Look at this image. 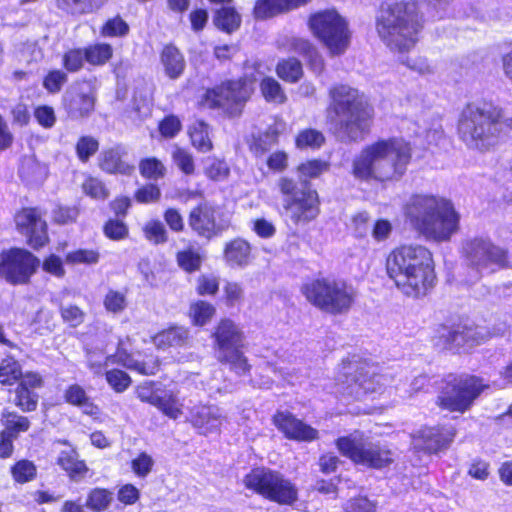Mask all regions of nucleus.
I'll return each mask as SVG.
<instances>
[{"label":"nucleus","instance_id":"nucleus-51","mask_svg":"<svg viewBox=\"0 0 512 512\" xmlns=\"http://www.w3.org/2000/svg\"><path fill=\"white\" fill-rule=\"evenodd\" d=\"M402 63L422 76L432 75L436 72V65L423 56L406 57Z\"/></svg>","mask_w":512,"mask_h":512},{"label":"nucleus","instance_id":"nucleus-12","mask_svg":"<svg viewBox=\"0 0 512 512\" xmlns=\"http://www.w3.org/2000/svg\"><path fill=\"white\" fill-rule=\"evenodd\" d=\"M461 254L466 265L476 272L477 278L508 266L507 251L487 237L475 236L463 240Z\"/></svg>","mask_w":512,"mask_h":512},{"label":"nucleus","instance_id":"nucleus-63","mask_svg":"<svg viewBox=\"0 0 512 512\" xmlns=\"http://www.w3.org/2000/svg\"><path fill=\"white\" fill-rule=\"evenodd\" d=\"M453 328L440 326L433 337L434 345L441 350H453Z\"/></svg>","mask_w":512,"mask_h":512},{"label":"nucleus","instance_id":"nucleus-28","mask_svg":"<svg viewBox=\"0 0 512 512\" xmlns=\"http://www.w3.org/2000/svg\"><path fill=\"white\" fill-rule=\"evenodd\" d=\"M189 331L184 327H171L158 333L154 343L158 348L182 347L188 343Z\"/></svg>","mask_w":512,"mask_h":512},{"label":"nucleus","instance_id":"nucleus-11","mask_svg":"<svg viewBox=\"0 0 512 512\" xmlns=\"http://www.w3.org/2000/svg\"><path fill=\"white\" fill-rule=\"evenodd\" d=\"M437 405L451 412L468 411L480 394L488 387L482 379L470 375L446 376L442 381Z\"/></svg>","mask_w":512,"mask_h":512},{"label":"nucleus","instance_id":"nucleus-61","mask_svg":"<svg viewBox=\"0 0 512 512\" xmlns=\"http://www.w3.org/2000/svg\"><path fill=\"white\" fill-rule=\"evenodd\" d=\"M60 312L64 322L72 327H77L84 321V312L75 305H62Z\"/></svg>","mask_w":512,"mask_h":512},{"label":"nucleus","instance_id":"nucleus-41","mask_svg":"<svg viewBox=\"0 0 512 512\" xmlns=\"http://www.w3.org/2000/svg\"><path fill=\"white\" fill-rule=\"evenodd\" d=\"M23 376L20 364L13 358L3 359L0 363V383L12 385Z\"/></svg>","mask_w":512,"mask_h":512},{"label":"nucleus","instance_id":"nucleus-17","mask_svg":"<svg viewBox=\"0 0 512 512\" xmlns=\"http://www.w3.org/2000/svg\"><path fill=\"white\" fill-rule=\"evenodd\" d=\"M19 231L28 238L31 247L37 249L48 240L46 222L36 208H25L15 216Z\"/></svg>","mask_w":512,"mask_h":512},{"label":"nucleus","instance_id":"nucleus-5","mask_svg":"<svg viewBox=\"0 0 512 512\" xmlns=\"http://www.w3.org/2000/svg\"><path fill=\"white\" fill-rule=\"evenodd\" d=\"M328 168L329 164L325 161L308 160L297 168L300 185L288 177H281L277 181V187L284 197L283 209L294 224L307 223L318 216L320 211L318 193L311 189L308 179L319 177Z\"/></svg>","mask_w":512,"mask_h":512},{"label":"nucleus","instance_id":"nucleus-45","mask_svg":"<svg viewBox=\"0 0 512 512\" xmlns=\"http://www.w3.org/2000/svg\"><path fill=\"white\" fill-rule=\"evenodd\" d=\"M464 338L466 340L467 348H471L473 346L479 345L481 343H484L489 338H491L493 335H497L500 333H504V330L499 332H490L485 327L475 326V327H468V326H462Z\"/></svg>","mask_w":512,"mask_h":512},{"label":"nucleus","instance_id":"nucleus-58","mask_svg":"<svg viewBox=\"0 0 512 512\" xmlns=\"http://www.w3.org/2000/svg\"><path fill=\"white\" fill-rule=\"evenodd\" d=\"M128 24L119 16L109 19L101 29V35L104 37L124 36L128 33Z\"/></svg>","mask_w":512,"mask_h":512},{"label":"nucleus","instance_id":"nucleus-60","mask_svg":"<svg viewBox=\"0 0 512 512\" xmlns=\"http://www.w3.org/2000/svg\"><path fill=\"white\" fill-rule=\"evenodd\" d=\"M106 380L116 392L125 391L131 383L129 375L118 369L107 371Z\"/></svg>","mask_w":512,"mask_h":512},{"label":"nucleus","instance_id":"nucleus-19","mask_svg":"<svg viewBox=\"0 0 512 512\" xmlns=\"http://www.w3.org/2000/svg\"><path fill=\"white\" fill-rule=\"evenodd\" d=\"M64 105L70 118L88 117L95 106V94L91 85L86 82L72 87L65 94Z\"/></svg>","mask_w":512,"mask_h":512},{"label":"nucleus","instance_id":"nucleus-57","mask_svg":"<svg viewBox=\"0 0 512 512\" xmlns=\"http://www.w3.org/2000/svg\"><path fill=\"white\" fill-rule=\"evenodd\" d=\"M172 159L177 167L186 175L194 173V160L192 155L187 150L180 147H175L172 152Z\"/></svg>","mask_w":512,"mask_h":512},{"label":"nucleus","instance_id":"nucleus-38","mask_svg":"<svg viewBox=\"0 0 512 512\" xmlns=\"http://www.w3.org/2000/svg\"><path fill=\"white\" fill-rule=\"evenodd\" d=\"M86 61L94 66L104 65L113 54V49L109 44L97 43L84 48Z\"/></svg>","mask_w":512,"mask_h":512},{"label":"nucleus","instance_id":"nucleus-3","mask_svg":"<svg viewBox=\"0 0 512 512\" xmlns=\"http://www.w3.org/2000/svg\"><path fill=\"white\" fill-rule=\"evenodd\" d=\"M407 220L428 239L447 241L459 228L452 203L433 195H413L404 206Z\"/></svg>","mask_w":512,"mask_h":512},{"label":"nucleus","instance_id":"nucleus-6","mask_svg":"<svg viewBox=\"0 0 512 512\" xmlns=\"http://www.w3.org/2000/svg\"><path fill=\"white\" fill-rule=\"evenodd\" d=\"M376 31L391 50L409 51L418 41L422 18L412 2H393L381 6L376 16Z\"/></svg>","mask_w":512,"mask_h":512},{"label":"nucleus","instance_id":"nucleus-54","mask_svg":"<svg viewBox=\"0 0 512 512\" xmlns=\"http://www.w3.org/2000/svg\"><path fill=\"white\" fill-rule=\"evenodd\" d=\"M100 254L94 249H78L70 252L66 256V261L71 264H96L99 261Z\"/></svg>","mask_w":512,"mask_h":512},{"label":"nucleus","instance_id":"nucleus-59","mask_svg":"<svg viewBox=\"0 0 512 512\" xmlns=\"http://www.w3.org/2000/svg\"><path fill=\"white\" fill-rule=\"evenodd\" d=\"M68 81L67 73L62 70L50 71L43 80V87L50 93H58Z\"/></svg>","mask_w":512,"mask_h":512},{"label":"nucleus","instance_id":"nucleus-64","mask_svg":"<svg viewBox=\"0 0 512 512\" xmlns=\"http://www.w3.org/2000/svg\"><path fill=\"white\" fill-rule=\"evenodd\" d=\"M154 461L151 456L146 453H141L136 459L132 461L131 467L133 472L139 477L147 476L152 470Z\"/></svg>","mask_w":512,"mask_h":512},{"label":"nucleus","instance_id":"nucleus-56","mask_svg":"<svg viewBox=\"0 0 512 512\" xmlns=\"http://www.w3.org/2000/svg\"><path fill=\"white\" fill-rule=\"evenodd\" d=\"M230 169L223 160L211 158L207 160L205 174L212 180L220 181L228 177Z\"/></svg>","mask_w":512,"mask_h":512},{"label":"nucleus","instance_id":"nucleus-46","mask_svg":"<svg viewBox=\"0 0 512 512\" xmlns=\"http://www.w3.org/2000/svg\"><path fill=\"white\" fill-rule=\"evenodd\" d=\"M37 395L25 386V383H20L16 389V396L14 403L24 412L34 411L37 408Z\"/></svg>","mask_w":512,"mask_h":512},{"label":"nucleus","instance_id":"nucleus-35","mask_svg":"<svg viewBox=\"0 0 512 512\" xmlns=\"http://www.w3.org/2000/svg\"><path fill=\"white\" fill-rule=\"evenodd\" d=\"M276 73L282 80L295 83L303 75L302 64L294 57L284 59L277 64Z\"/></svg>","mask_w":512,"mask_h":512},{"label":"nucleus","instance_id":"nucleus-9","mask_svg":"<svg viewBox=\"0 0 512 512\" xmlns=\"http://www.w3.org/2000/svg\"><path fill=\"white\" fill-rule=\"evenodd\" d=\"M215 356L219 363L228 366L238 376L250 372L251 365L245 356L246 337L242 328L231 319H222L214 328Z\"/></svg>","mask_w":512,"mask_h":512},{"label":"nucleus","instance_id":"nucleus-4","mask_svg":"<svg viewBox=\"0 0 512 512\" xmlns=\"http://www.w3.org/2000/svg\"><path fill=\"white\" fill-rule=\"evenodd\" d=\"M330 108L335 113V131L343 142H358L369 133L373 108L363 94L348 85H335L329 90Z\"/></svg>","mask_w":512,"mask_h":512},{"label":"nucleus","instance_id":"nucleus-22","mask_svg":"<svg viewBox=\"0 0 512 512\" xmlns=\"http://www.w3.org/2000/svg\"><path fill=\"white\" fill-rule=\"evenodd\" d=\"M388 383L387 376L376 373L374 368L361 367L354 377L351 392L359 398L365 394L380 392Z\"/></svg>","mask_w":512,"mask_h":512},{"label":"nucleus","instance_id":"nucleus-33","mask_svg":"<svg viewBox=\"0 0 512 512\" xmlns=\"http://www.w3.org/2000/svg\"><path fill=\"white\" fill-rule=\"evenodd\" d=\"M154 406L171 419H178L182 414V404L171 391H161Z\"/></svg>","mask_w":512,"mask_h":512},{"label":"nucleus","instance_id":"nucleus-18","mask_svg":"<svg viewBox=\"0 0 512 512\" xmlns=\"http://www.w3.org/2000/svg\"><path fill=\"white\" fill-rule=\"evenodd\" d=\"M455 430L452 427L436 426L424 427L413 438V446L416 450L426 453H437L446 449L453 441Z\"/></svg>","mask_w":512,"mask_h":512},{"label":"nucleus","instance_id":"nucleus-62","mask_svg":"<svg viewBox=\"0 0 512 512\" xmlns=\"http://www.w3.org/2000/svg\"><path fill=\"white\" fill-rule=\"evenodd\" d=\"M104 234L112 240H121L128 235V228L123 221L110 219L104 226Z\"/></svg>","mask_w":512,"mask_h":512},{"label":"nucleus","instance_id":"nucleus-26","mask_svg":"<svg viewBox=\"0 0 512 512\" xmlns=\"http://www.w3.org/2000/svg\"><path fill=\"white\" fill-rule=\"evenodd\" d=\"M291 50L305 57L309 61L310 68L317 74L324 69V60L317 48L307 39L294 37L290 42Z\"/></svg>","mask_w":512,"mask_h":512},{"label":"nucleus","instance_id":"nucleus-47","mask_svg":"<svg viewBox=\"0 0 512 512\" xmlns=\"http://www.w3.org/2000/svg\"><path fill=\"white\" fill-rule=\"evenodd\" d=\"M103 305L108 312L114 314L121 313L128 305L126 294L121 291L110 289L103 299Z\"/></svg>","mask_w":512,"mask_h":512},{"label":"nucleus","instance_id":"nucleus-27","mask_svg":"<svg viewBox=\"0 0 512 512\" xmlns=\"http://www.w3.org/2000/svg\"><path fill=\"white\" fill-rule=\"evenodd\" d=\"M161 62L166 75L170 79H178L183 74L186 66L182 53L173 45L164 47L161 53Z\"/></svg>","mask_w":512,"mask_h":512},{"label":"nucleus","instance_id":"nucleus-40","mask_svg":"<svg viewBox=\"0 0 512 512\" xmlns=\"http://www.w3.org/2000/svg\"><path fill=\"white\" fill-rule=\"evenodd\" d=\"M277 140V130L269 128L263 134H260L258 137L254 138L250 149L255 154V156L260 157L268 152L273 146H275L277 144Z\"/></svg>","mask_w":512,"mask_h":512},{"label":"nucleus","instance_id":"nucleus-34","mask_svg":"<svg viewBox=\"0 0 512 512\" xmlns=\"http://www.w3.org/2000/svg\"><path fill=\"white\" fill-rule=\"evenodd\" d=\"M203 256L199 250L193 246L178 251L176 254V262L178 266L187 273H193L201 268Z\"/></svg>","mask_w":512,"mask_h":512},{"label":"nucleus","instance_id":"nucleus-10","mask_svg":"<svg viewBox=\"0 0 512 512\" xmlns=\"http://www.w3.org/2000/svg\"><path fill=\"white\" fill-rule=\"evenodd\" d=\"M339 452L356 465L382 469L393 462L391 450L362 431H354L336 440Z\"/></svg>","mask_w":512,"mask_h":512},{"label":"nucleus","instance_id":"nucleus-32","mask_svg":"<svg viewBox=\"0 0 512 512\" xmlns=\"http://www.w3.org/2000/svg\"><path fill=\"white\" fill-rule=\"evenodd\" d=\"M101 168L108 173L130 174L134 167L121 159L120 153L115 149H109L102 155Z\"/></svg>","mask_w":512,"mask_h":512},{"label":"nucleus","instance_id":"nucleus-48","mask_svg":"<svg viewBox=\"0 0 512 512\" xmlns=\"http://www.w3.org/2000/svg\"><path fill=\"white\" fill-rule=\"evenodd\" d=\"M325 141L322 132L316 129H304L296 137L298 148H319Z\"/></svg>","mask_w":512,"mask_h":512},{"label":"nucleus","instance_id":"nucleus-21","mask_svg":"<svg viewBox=\"0 0 512 512\" xmlns=\"http://www.w3.org/2000/svg\"><path fill=\"white\" fill-rule=\"evenodd\" d=\"M216 210L207 203L193 208L189 214L188 223L199 236L210 239L217 234Z\"/></svg>","mask_w":512,"mask_h":512},{"label":"nucleus","instance_id":"nucleus-53","mask_svg":"<svg viewBox=\"0 0 512 512\" xmlns=\"http://www.w3.org/2000/svg\"><path fill=\"white\" fill-rule=\"evenodd\" d=\"M86 61L84 49H70L63 55V66L68 72H77L82 69Z\"/></svg>","mask_w":512,"mask_h":512},{"label":"nucleus","instance_id":"nucleus-30","mask_svg":"<svg viewBox=\"0 0 512 512\" xmlns=\"http://www.w3.org/2000/svg\"><path fill=\"white\" fill-rule=\"evenodd\" d=\"M1 423L4 426L2 432L14 439H17L21 432L27 431L30 427V421L27 417L7 409L2 412Z\"/></svg>","mask_w":512,"mask_h":512},{"label":"nucleus","instance_id":"nucleus-20","mask_svg":"<svg viewBox=\"0 0 512 512\" xmlns=\"http://www.w3.org/2000/svg\"><path fill=\"white\" fill-rule=\"evenodd\" d=\"M275 426L286 438L310 442L318 438V431L289 412H277L273 417Z\"/></svg>","mask_w":512,"mask_h":512},{"label":"nucleus","instance_id":"nucleus-2","mask_svg":"<svg viewBox=\"0 0 512 512\" xmlns=\"http://www.w3.org/2000/svg\"><path fill=\"white\" fill-rule=\"evenodd\" d=\"M388 276L405 295L419 297L433 287L435 281L431 252L422 245H403L387 257Z\"/></svg>","mask_w":512,"mask_h":512},{"label":"nucleus","instance_id":"nucleus-36","mask_svg":"<svg viewBox=\"0 0 512 512\" xmlns=\"http://www.w3.org/2000/svg\"><path fill=\"white\" fill-rule=\"evenodd\" d=\"M64 398L67 403L83 408L87 414L95 413L96 407L90 402L85 390L80 385L69 386L64 393Z\"/></svg>","mask_w":512,"mask_h":512},{"label":"nucleus","instance_id":"nucleus-29","mask_svg":"<svg viewBox=\"0 0 512 512\" xmlns=\"http://www.w3.org/2000/svg\"><path fill=\"white\" fill-rule=\"evenodd\" d=\"M213 22L218 29L231 34L239 29L241 15L234 7H221L215 11Z\"/></svg>","mask_w":512,"mask_h":512},{"label":"nucleus","instance_id":"nucleus-44","mask_svg":"<svg viewBox=\"0 0 512 512\" xmlns=\"http://www.w3.org/2000/svg\"><path fill=\"white\" fill-rule=\"evenodd\" d=\"M260 87L261 92L267 101L282 104L287 99L280 83L274 78H264L261 81Z\"/></svg>","mask_w":512,"mask_h":512},{"label":"nucleus","instance_id":"nucleus-7","mask_svg":"<svg viewBox=\"0 0 512 512\" xmlns=\"http://www.w3.org/2000/svg\"><path fill=\"white\" fill-rule=\"evenodd\" d=\"M503 110L489 102L467 104L458 121L460 139L470 148L484 150L491 146L499 132Z\"/></svg>","mask_w":512,"mask_h":512},{"label":"nucleus","instance_id":"nucleus-8","mask_svg":"<svg viewBox=\"0 0 512 512\" xmlns=\"http://www.w3.org/2000/svg\"><path fill=\"white\" fill-rule=\"evenodd\" d=\"M301 292L310 304L331 315L348 313L357 297L351 284L332 277L313 279L302 285Z\"/></svg>","mask_w":512,"mask_h":512},{"label":"nucleus","instance_id":"nucleus-42","mask_svg":"<svg viewBox=\"0 0 512 512\" xmlns=\"http://www.w3.org/2000/svg\"><path fill=\"white\" fill-rule=\"evenodd\" d=\"M192 145L199 151L207 152L212 148L209 138V127L204 122H198L190 130Z\"/></svg>","mask_w":512,"mask_h":512},{"label":"nucleus","instance_id":"nucleus-25","mask_svg":"<svg viewBox=\"0 0 512 512\" xmlns=\"http://www.w3.org/2000/svg\"><path fill=\"white\" fill-rule=\"evenodd\" d=\"M57 463L68 473L71 480L75 482L82 480L88 471L85 462L78 459V453L73 448L62 450L58 456Z\"/></svg>","mask_w":512,"mask_h":512},{"label":"nucleus","instance_id":"nucleus-55","mask_svg":"<svg viewBox=\"0 0 512 512\" xmlns=\"http://www.w3.org/2000/svg\"><path fill=\"white\" fill-rule=\"evenodd\" d=\"M99 148L98 141L92 136H82L76 144V153L82 162H87Z\"/></svg>","mask_w":512,"mask_h":512},{"label":"nucleus","instance_id":"nucleus-23","mask_svg":"<svg viewBox=\"0 0 512 512\" xmlns=\"http://www.w3.org/2000/svg\"><path fill=\"white\" fill-rule=\"evenodd\" d=\"M222 420L221 410L214 405L196 406L191 412L192 424L201 429L203 433L219 428Z\"/></svg>","mask_w":512,"mask_h":512},{"label":"nucleus","instance_id":"nucleus-14","mask_svg":"<svg viewBox=\"0 0 512 512\" xmlns=\"http://www.w3.org/2000/svg\"><path fill=\"white\" fill-rule=\"evenodd\" d=\"M243 483L247 489L279 504H291L297 499L295 486L281 473L267 468L253 469Z\"/></svg>","mask_w":512,"mask_h":512},{"label":"nucleus","instance_id":"nucleus-50","mask_svg":"<svg viewBox=\"0 0 512 512\" xmlns=\"http://www.w3.org/2000/svg\"><path fill=\"white\" fill-rule=\"evenodd\" d=\"M139 170L143 177L157 180L164 177L166 168L157 158L143 159L139 164Z\"/></svg>","mask_w":512,"mask_h":512},{"label":"nucleus","instance_id":"nucleus-15","mask_svg":"<svg viewBox=\"0 0 512 512\" xmlns=\"http://www.w3.org/2000/svg\"><path fill=\"white\" fill-rule=\"evenodd\" d=\"M249 96L250 91L244 80L227 81L208 89L203 102L209 108H219L230 116H235L241 113Z\"/></svg>","mask_w":512,"mask_h":512},{"label":"nucleus","instance_id":"nucleus-31","mask_svg":"<svg viewBox=\"0 0 512 512\" xmlns=\"http://www.w3.org/2000/svg\"><path fill=\"white\" fill-rule=\"evenodd\" d=\"M250 245L243 239H235L225 248V259L231 265L243 266L249 261Z\"/></svg>","mask_w":512,"mask_h":512},{"label":"nucleus","instance_id":"nucleus-39","mask_svg":"<svg viewBox=\"0 0 512 512\" xmlns=\"http://www.w3.org/2000/svg\"><path fill=\"white\" fill-rule=\"evenodd\" d=\"M106 0H59V7L71 14L90 13L100 8Z\"/></svg>","mask_w":512,"mask_h":512},{"label":"nucleus","instance_id":"nucleus-16","mask_svg":"<svg viewBox=\"0 0 512 512\" xmlns=\"http://www.w3.org/2000/svg\"><path fill=\"white\" fill-rule=\"evenodd\" d=\"M39 260L24 249H11L1 255L0 276L12 284H23L29 281Z\"/></svg>","mask_w":512,"mask_h":512},{"label":"nucleus","instance_id":"nucleus-1","mask_svg":"<svg viewBox=\"0 0 512 512\" xmlns=\"http://www.w3.org/2000/svg\"><path fill=\"white\" fill-rule=\"evenodd\" d=\"M412 160L411 145L401 138L378 140L364 147L354 158L352 175L360 181L397 182Z\"/></svg>","mask_w":512,"mask_h":512},{"label":"nucleus","instance_id":"nucleus-13","mask_svg":"<svg viewBox=\"0 0 512 512\" xmlns=\"http://www.w3.org/2000/svg\"><path fill=\"white\" fill-rule=\"evenodd\" d=\"M309 27L331 56L342 55L348 49L351 38L348 23L336 10H324L311 15Z\"/></svg>","mask_w":512,"mask_h":512},{"label":"nucleus","instance_id":"nucleus-24","mask_svg":"<svg viewBox=\"0 0 512 512\" xmlns=\"http://www.w3.org/2000/svg\"><path fill=\"white\" fill-rule=\"evenodd\" d=\"M310 0H257L253 14L256 19H267L308 3Z\"/></svg>","mask_w":512,"mask_h":512},{"label":"nucleus","instance_id":"nucleus-43","mask_svg":"<svg viewBox=\"0 0 512 512\" xmlns=\"http://www.w3.org/2000/svg\"><path fill=\"white\" fill-rule=\"evenodd\" d=\"M215 307L205 301H197L190 306V317L195 325L203 326L211 320L215 314Z\"/></svg>","mask_w":512,"mask_h":512},{"label":"nucleus","instance_id":"nucleus-52","mask_svg":"<svg viewBox=\"0 0 512 512\" xmlns=\"http://www.w3.org/2000/svg\"><path fill=\"white\" fill-rule=\"evenodd\" d=\"M147 240L154 244H163L167 242L168 236L164 224L159 220L147 222L143 228Z\"/></svg>","mask_w":512,"mask_h":512},{"label":"nucleus","instance_id":"nucleus-49","mask_svg":"<svg viewBox=\"0 0 512 512\" xmlns=\"http://www.w3.org/2000/svg\"><path fill=\"white\" fill-rule=\"evenodd\" d=\"M11 474L17 483L23 484L35 478L36 466L29 460H20L12 466Z\"/></svg>","mask_w":512,"mask_h":512},{"label":"nucleus","instance_id":"nucleus-37","mask_svg":"<svg viewBox=\"0 0 512 512\" xmlns=\"http://www.w3.org/2000/svg\"><path fill=\"white\" fill-rule=\"evenodd\" d=\"M113 501V492L104 488H94L87 495L85 506L93 512L108 509Z\"/></svg>","mask_w":512,"mask_h":512}]
</instances>
